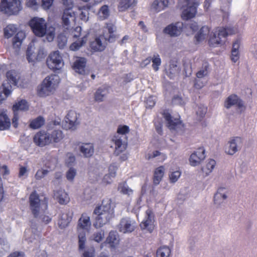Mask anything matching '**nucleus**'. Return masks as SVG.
I'll use <instances>...</instances> for the list:
<instances>
[{
	"mask_svg": "<svg viewBox=\"0 0 257 257\" xmlns=\"http://www.w3.org/2000/svg\"><path fill=\"white\" fill-rule=\"evenodd\" d=\"M113 212V209L111 206L110 199L103 200L101 205L96 207L94 211L96 217L93 225L96 228H99L107 224L112 217Z\"/></svg>",
	"mask_w": 257,
	"mask_h": 257,
	"instance_id": "f257e3e1",
	"label": "nucleus"
},
{
	"mask_svg": "<svg viewBox=\"0 0 257 257\" xmlns=\"http://www.w3.org/2000/svg\"><path fill=\"white\" fill-rule=\"evenodd\" d=\"M29 25L36 36L40 37L46 36L49 42L54 40L55 29L52 26L47 27V23L43 18H34L30 21Z\"/></svg>",
	"mask_w": 257,
	"mask_h": 257,
	"instance_id": "f03ea898",
	"label": "nucleus"
},
{
	"mask_svg": "<svg viewBox=\"0 0 257 257\" xmlns=\"http://www.w3.org/2000/svg\"><path fill=\"white\" fill-rule=\"evenodd\" d=\"M60 82V77L57 75L52 74L47 76L37 87V95L45 98L54 94Z\"/></svg>",
	"mask_w": 257,
	"mask_h": 257,
	"instance_id": "7ed1b4c3",
	"label": "nucleus"
},
{
	"mask_svg": "<svg viewBox=\"0 0 257 257\" xmlns=\"http://www.w3.org/2000/svg\"><path fill=\"white\" fill-rule=\"evenodd\" d=\"M237 32L236 29L233 28L218 27L210 34L209 44L211 47H217L223 44L225 37L228 35L234 34Z\"/></svg>",
	"mask_w": 257,
	"mask_h": 257,
	"instance_id": "20e7f679",
	"label": "nucleus"
},
{
	"mask_svg": "<svg viewBox=\"0 0 257 257\" xmlns=\"http://www.w3.org/2000/svg\"><path fill=\"white\" fill-rule=\"evenodd\" d=\"M91 226L90 217L86 213H82L78 221L77 225L79 249L84 248L86 240L85 231H88Z\"/></svg>",
	"mask_w": 257,
	"mask_h": 257,
	"instance_id": "39448f33",
	"label": "nucleus"
},
{
	"mask_svg": "<svg viewBox=\"0 0 257 257\" xmlns=\"http://www.w3.org/2000/svg\"><path fill=\"white\" fill-rule=\"evenodd\" d=\"M29 201L31 210L35 217H41L47 209L46 200L40 199L36 192H33L30 195Z\"/></svg>",
	"mask_w": 257,
	"mask_h": 257,
	"instance_id": "423d86ee",
	"label": "nucleus"
},
{
	"mask_svg": "<svg viewBox=\"0 0 257 257\" xmlns=\"http://www.w3.org/2000/svg\"><path fill=\"white\" fill-rule=\"evenodd\" d=\"M45 56L44 49L38 43L32 42L27 51V59L29 62L40 61Z\"/></svg>",
	"mask_w": 257,
	"mask_h": 257,
	"instance_id": "0eeeda50",
	"label": "nucleus"
},
{
	"mask_svg": "<svg viewBox=\"0 0 257 257\" xmlns=\"http://www.w3.org/2000/svg\"><path fill=\"white\" fill-rule=\"evenodd\" d=\"M7 82L3 84L2 91L6 97H8L11 93L12 86H16L20 79L19 74L15 70H10L6 74Z\"/></svg>",
	"mask_w": 257,
	"mask_h": 257,
	"instance_id": "6e6552de",
	"label": "nucleus"
},
{
	"mask_svg": "<svg viewBox=\"0 0 257 257\" xmlns=\"http://www.w3.org/2000/svg\"><path fill=\"white\" fill-rule=\"evenodd\" d=\"M21 10L20 0H1L0 11L10 14H16Z\"/></svg>",
	"mask_w": 257,
	"mask_h": 257,
	"instance_id": "1a4fd4ad",
	"label": "nucleus"
},
{
	"mask_svg": "<svg viewBox=\"0 0 257 257\" xmlns=\"http://www.w3.org/2000/svg\"><path fill=\"white\" fill-rule=\"evenodd\" d=\"M46 62L48 67L53 71L59 70L64 66L63 60L58 51L51 53Z\"/></svg>",
	"mask_w": 257,
	"mask_h": 257,
	"instance_id": "9d476101",
	"label": "nucleus"
},
{
	"mask_svg": "<svg viewBox=\"0 0 257 257\" xmlns=\"http://www.w3.org/2000/svg\"><path fill=\"white\" fill-rule=\"evenodd\" d=\"M154 222V213L151 209H148L146 210L144 218L141 222L140 226L144 232L151 233L155 227Z\"/></svg>",
	"mask_w": 257,
	"mask_h": 257,
	"instance_id": "9b49d317",
	"label": "nucleus"
},
{
	"mask_svg": "<svg viewBox=\"0 0 257 257\" xmlns=\"http://www.w3.org/2000/svg\"><path fill=\"white\" fill-rule=\"evenodd\" d=\"M137 226L136 221L130 217L122 218L117 226L119 232L129 233L134 231Z\"/></svg>",
	"mask_w": 257,
	"mask_h": 257,
	"instance_id": "f8f14e48",
	"label": "nucleus"
},
{
	"mask_svg": "<svg viewBox=\"0 0 257 257\" xmlns=\"http://www.w3.org/2000/svg\"><path fill=\"white\" fill-rule=\"evenodd\" d=\"M79 114L74 110H70L65 117L63 126L66 130H74L79 124Z\"/></svg>",
	"mask_w": 257,
	"mask_h": 257,
	"instance_id": "ddd939ff",
	"label": "nucleus"
},
{
	"mask_svg": "<svg viewBox=\"0 0 257 257\" xmlns=\"http://www.w3.org/2000/svg\"><path fill=\"white\" fill-rule=\"evenodd\" d=\"M73 6L66 7L62 16V24L65 29H69L74 23L76 16L75 13L72 10Z\"/></svg>",
	"mask_w": 257,
	"mask_h": 257,
	"instance_id": "4468645a",
	"label": "nucleus"
},
{
	"mask_svg": "<svg viewBox=\"0 0 257 257\" xmlns=\"http://www.w3.org/2000/svg\"><path fill=\"white\" fill-rule=\"evenodd\" d=\"M111 141L114 145V154L118 156L125 151L127 146V138L122 136H113Z\"/></svg>",
	"mask_w": 257,
	"mask_h": 257,
	"instance_id": "2eb2a0df",
	"label": "nucleus"
},
{
	"mask_svg": "<svg viewBox=\"0 0 257 257\" xmlns=\"http://www.w3.org/2000/svg\"><path fill=\"white\" fill-rule=\"evenodd\" d=\"M242 145V140L241 138H232L225 146V152L229 155H233L240 149Z\"/></svg>",
	"mask_w": 257,
	"mask_h": 257,
	"instance_id": "dca6fc26",
	"label": "nucleus"
},
{
	"mask_svg": "<svg viewBox=\"0 0 257 257\" xmlns=\"http://www.w3.org/2000/svg\"><path fill=\"white\" fill-rule=\"evenodd\" d=\"M48 132L47 131H40L37 132L33 137L34 143L40 147L49 145L50 144Z\"/></svg>",
	"mask_w": 257,
	"mask_h": 257,
	"instance_id": "f3484780",
	"label": "nucleus"
},
{
	"mask_svg": "<svg viewBox=\"0 0 257 257\" xmlns=\"http://www.w3.org/2000/svg\"><path fill=\"white\" fill-rule=\"evenodd\" d=\"M233 105H236L237 111L240 113L245 109L242 101L236 95H231L228 96L224 103V106L227 108H229Z\"/></svg>",
	"mask_w": 257,
	"mask_h": 257,
	"instance_id": "a211bd4d",
	"label": "nucleus"
},
{
	"mask_svg": "<svg viewBox=\"0 0 257 257\" xmlns=\"http://www.w3.org/2000/svg\"><path fill=\"white\" fill-rule=\"evenodd\" d=\"M205 151L203 148H200L192 153L189 158V163L191 166H198L205 159Z\"/></svg>",
	"mask_w": 257,
	"mask_h": 257,
	"instance_id": "6ab92c4d",
	"label": "nucleus"
},
{
	"mask_svg": "<svg viewBox=\"0 0 257 257\" xmlns=\"http://www.w3.org/2000/svg\"><path fill=\"white\" fill-rule=\"evenodd\" d=\"M107 38L104 34L96 37L90 44L92 49L95 51H102L104 50L106 45Z\"/></svg>",
	"mask_w": 257,
	"mask_h": 257,
	"instance_id": "aec40b11",
	"label": "nucleus"
},
{
	"mask_svg": "<svg viewBox=\"0 0 257 257\" xmlns=\"http://www.w3.org/2000/svg\"><path fill=\"white\" fill-rule=\"evenodd\" d=\"M183 27L182 23H177L175 24H171L164 29V32L171 36H177L181 34Z\"/></svg>",
	"mask_w": 257,
	"mask_h": 257,
	"instance_id": "412c9836",
	"label": "nucleus"
},
{
	"mask_svg": "<svg viewBox=\"0 0 257 257\" xmlns=\"http://www.w3.org/2000/svg\"><path fill=\"white\" fill-rule=\"evenodd\" d=\"M163 116L167 122V126L170 130H176L181 125V121L178 117L174 118L167 111L163 113Z\"/></svg>",
	"mask_w": 257,
	"mask_h": 257,
	"instance_id": "4be33fe9",
	"label": "nucleus"
},
{
	"mask_svg": "<svg viewBox=\"0 0 257 257\" xmlns=\"http://www.w3.org/2000/svg\"><path fill=\"white\" fill-rule=\"evenodd\" d=\"M25 238L28 243H35L39 239V233L36 228L31 227L25 230Z\"/></svg>",
	"mask_w": 257,
	"mask_h": 257,
	"instance_id": "5701e85b",
	"label": "nucleus"
},
{
	"mask_svg": "<svg viewBox=\"0 0 257 257\" xmlns=\"http://www.w3.org/2000/svg\"><path fill=\"white\" fill-rule=\"evenodd\" d=\"M25 37V33L23 31H21L18 32L13 38V48L16 54L18 53Z\"/></svg>",
	"mask_w": 257,
	"mask_h": 257,
	"instance_id": "b1692460",
	"label": "nucleus"
},
{
	"mask_svg": "<svg viewBox=\"0 0 257 257\" xmlns=\"http://www.w3.org/2000/svg\"><path fill=\"white\" fill-rule=\"evenodd\" d=\"M11 120L5 109H0V131L7 130L11 126Z\"/></svg>",
	"mask_w": 257,
	"mask_h": 257,
	"instance_id": "393cba45",
	"label": "nucleus"
},
{
	"mask_svg": "<svg viewBox=\"0 0 257 257\" xmlns=\"http://www.w3.org/2000/svg\"><path fill=\"white\" fill-rule=\"evenodd\" d=\"M47 132H48L50 144L59 143L64 138V134H63V132L61 130H48Z\"/></svg>",
	"mask_w": 257,
	"mask_h": 257,
	"instance_id": "a878e982",
	"label": "nucleus"
},
{
	"mask_svg": "<svg viewBox=\"0 0 257 257\" xmlns=\"http://www.w3.org/2000/svg\"><path fill=\"white\" fill-rule=\"evenodd\" d=\"M227 191L224 188H220L214 196V203L218 206L222 204L227 198Z\"/></svg>",
	"mask_w": 257,
	"mask_h": 257,
	"instance_id": "bb28decb",
	"label": "nucleus"
},
{
	"mask_svg": "<svg viewBox=\"0 0 257 257\" xmlns=\"http://www.w3.org/2000/svg\"><path fill=\"white\" fill-rule=\"evenodd\" d=\"M79 150L84 157H90L94 154V146L91 143H83L80 146Z\"/></svg>",
	"mask_w": 257,
	"mask_h": 257,
	"instance_id": "cd10ccee",
	"label": "nucleus"
},
{
	"mask_svg": "<svg viewBox=\"0 0 257 257\" xmlns=\"http://www.w3.org/2000/svg\"><path fill=\"white\" fill-rule=\"evenodd\" d=\"M119 238L116 231H111L106 238V243L111 249H114L119 244Z\"/></svg>",
	"mask_w": 257,
	"mask_h": 257,
	"instance_id": "c85d7f7f",
	"label": "nucleus"
},
{
	"mask_svg": "<svg viewBox=\"0 0 257 257\" xmlns=\"http://www.w3.org/2000/svg\"><path fill=\"white\" fill-rule=\"evenodd\" d=\"M86 64V60L84 58H79L73 64V69L77 73L83 74L85 73V69Z\"/></svg>",
	"mask_w": 257,
	"mask_h": 257,
	"instance_id": "c756f323",
	"label": "nucleus"
},
{
	"mask_svg": "<svg viewBox=\"0 0 257 257\" xmlns=\"http://www.w3.org/2000/svg\"><path fill=\"white\" fill-rule=\"evenodd\" d=\"M54 198L61 204H67L69 201V198L64 190L60 189L55 192Z\"/></svg>",
	"mask_w": 257,
	"mask_h": 257,
	"instance_id": "7c9ffc66",
	"label": "nucleus"
},
{
	"mask_svg": "<svg viewBox=\"0 0 257 257\" xmlns=\"http://www.w3.org/2000/svg\"><path fill=\"white\" fill-rule=\"evenodd\" d=\"M29 127L33 130H37L42 127L45 123V119L44 117L39 116L37 117L31 119L29 121Z\"/></svg>",
	"mask_w": 257,
	"mask_h": 257,
	"instance_id": "2f4dec72",
	"label": "nucleus"
},
{
	"mask_svg": "<svg viewBox=\"0 0 257 257\" xmlns=\"http://www.w3.org/2000/svg\"><path fill=\"white\" fill-rule=\"evenodd\" d=\"M165 171V169L163 166H160L155 170L153 182L155 185H158L162 180Z\"/></svg>",
	"mask_w": 257,
	"mask_h": 257,
	"instance_id": "473e14b6",
	"label": "nucleus"
},
{
	"mask_svg": "<svg viewBox=\"0 0 257 257\" xmlns=\"http://www.w3.org/2000/svg\"><path fill=\"white\" fill-rule=\"evenodd\" d=\"M72 219V215H69L67 213L62 214L58 220V224L61 228H64L67 227Z\"/></svg>",
	"mask_w": 257,
	"mask_h": 257,
	"instance_id": "72a5a7b5",
	"label": "nucleus"
},
{
	"mask_svg": "<svg viewBox=\"0 0 257 257\" xmlns=\"http://www.w3.org/2000/svg\"><path fill=\"white\" fill-rule=\"evenodd\" d=\"M168 0H155L152 5V9L156 12L163 10L168 6Z\"/></svg>",
	"mask_w": 257,
	"mask_h": 257,
	"instance_id": "f704fd0d",
	"label": "nucleus"
},
{
	"mask_svg": "<svg viewBox=\"0 0 257 257\" xmlns=\"http://www.w3.org/2000/svg\"><path fill=\"white\" fill-rule=\"evenodd\" d=\"M104 29L107 30L109 34V37L107 38L109 42H113L117 38V36L114 34L116 30V28L113 24H106Z\"/></svg>",
	"mask_w": 257,
	"mask_h": 257,
	"instance_id": "c9c22d12",
	"label": "nucleus"
},
{
	"mask_svg": "<svg viewBox=\"0 0 257 257\" xmlns=\"http://www.w3.org/2000/svg\"><path fill=\"white\" fill-rule=\"evenodd\" d=\"M108 93V90L105 87L98 88L94 94V99L96 101L101 102Z\"/></svg>",
	"mask_w": 257,
	"mask_h": 257,
	"instance_id": "e433bc0d",
	"label": "nucleus"
},
{
	"mask_svg": "<svg viewBox=\"0 0 257 257\" xmlns=\"http://www.w3.org/2000/svg\"><path fill=\"white\" fill-rule=\"evenodd\" d=\"M240 43L239 41H236L232 45V48L231 50V59L232 62L235 63L239 58V55L238 52V49L239 48Z\"/></svg>",
	"mask_w": 257,
	"mask_h": 257,
	"instance_id": "4c0bfd02",
	"label": "nucleus"
},
{
	"mask_svg": "<svg viewBox=\"0 0 257 257\" xmlns=\"http://www.w3.org/2000/svg\"><path fill=\"white\" fill-rule=\"evenodd\" d=\"M117 190L120 193L128 196H130L133 194V189L130 188L125 182L119 183L118 186Z\"/></svg>",
	"mask_w": 257,
	"mask_h": 257,
	"instance_id": "58836bf2",
	"label": "nucleus"
},
{
	"mask_svg": "<svg viewBox=\"0 0 257 257\" xmlns=\"http://www.w3.org/2000/svg\"><path fill=\"white\" fill-rule=\"evenodd\" d=\"M136 3V0H121L118 5V10L120 12L125 11L130 7L135 6Z\"/></svg>",
	"mask_w": 257,
	"mask_h": 257,
	"instance_id": "ea45409f",
	"label": "nucleus"
},
{
	"mask_svg": "<svg viewBox=\"0 0 257 257\" xmlns=\"http://www.w3.org/2000/svg\"><path fill=\"white\" fill-rule=\"evenodd\" d=\"M209 32L210 30L208 27H202L195 36L197 41L199 42L205 39L208 35Z\"/></svg>",
	"mask_w": 257,
	"mask_h": 257,
	"instance_id": "a19ab883",
	"label": "nucleus"
},
{
	"mask_svg": "<svg viewBox=\"0 0 257 257\" xmlns=\"http://www.w3.org/2000/svg\"><path fill=\"white\" fill-rule=\"evenodd\" d=\"M29 105L25 100H21L16 102L13 107L14 112H17L19 110L26 111L28 110Z\"/></svg>",
	"mask_w": 257,
	"mask_h": 257,
	"instance_id": "79ce46f5",
	"label": "nucleus"
},
{
	"mask_svg": "<svg viewBox=\"0 0 257 257\" xmlns=\"http://www.w3.org/2000/svg\"><path fill=\"white\" fill-rule=\"evenodd\" d=\"M109 170H113V172L109 173L108 174L105 175L103 178V182L106 184H110L112 181V179L114 178L116 175V168L114 165H110L109 166Z\"/></svg>",
	"mask_w": 257,
	"mask_h": 257,
	"instance_id": "37998d69",
	"label": "nucleus"
},
{
	"mask_svg": "<svg viewBox=\"0 0 257 257\" xmlns=\"http://www.w3.org/2000/svg\"><path fill=\"white\" fill-rule=\"evenodd\" d=\"M215 165L216 162L215 160L210 159L208 161L205 166L202 168V171L206 176H208L212 172Z\"/></svg>",
	"mask_w": 257,
	"mask_h": 257,
	"instance_id": "c03bdc74",
	"label": "nucleus"
},
{
	"mask_svg": "<svg viewBox=\"0 0 257 257\" xmlns=\"http://www.w3.org/2000/svg\"><path fill=\"white\" fill-rule=\"evenodd\" d=\"M86 41L87 39L85 37L76 40L70 46V49L72 51L79 50L86 43Z\"/></svg>",
	"mask_w": 257,
	"mask_h": 257,
	"instance_id": "a18cd8bd",
	"label": "nucleus"
},
{
	"mask_svg": "<svg viewBox=\"0 0 257 257\" xmlns=\"http://www.w3.org/2000/svg\"><path fill=\"white\" fill-rule=\"evenodd\" d=\"M17 28L16 26L13 24L8 25L4 29L5 37L7 38L11 37L16 33Z\"/></svg>",
	"mask_w": 257,
	"mask_h": 257,
	"instance_id": "49530a36",
	"label": "nucleus"
},
{
	"mask_svg": "<svg viewBox=\"0 0 257 257\" xmlns=\"http://www.w3.org/2000/svg\"><path fill=\"white\" fill-rule=\"evenodd\" d=\"M171 249L166 246H162L158 249L157 251V257H170Z\"/></svg>",
	"mask_w": 257,
	"mask_h": 257,
	"instance_id": "de8ad7c7",
	"label": "nucleus"
},
{
	"mask_svg": "<svg viewBox=\"0 0 257 257\" xmlns=\"http://www.w3.org/2000/svg\"><path fill=\"white\" fill-rule=\"evenodd\" d=\"M153 63L152 67L155 71L159 69V66L161 64V59L158 54H155L151 58Z\"/></svg>",
	"mask_w": 257,
	"mask_h": 257,
	"instance_id": "09e8293b",
	"label": "nucleus"
},
{
	"mask_svg": "<svg viewBox=\"0 0 257 257\" xmlns=\"http://www.w3.org/2000/svg\"><path fill=\"white\" fill-rule=\"evenodd\" d=\"M179 72V68L175 64H171L170 67L167 71V75L171 78H173L175 75L178 74Z\"/></svg>",
	"mask_w": 257,
	"mask_h": 257,
	"instance_id": "8fccbe9b",
	"label": "nucleus"
},
{
	"mask_svg": "<svg viewBox=\"0 0 257 257\" xmlns=\"http://www.w3.org/2000/svg\"><path fill=\"white\" fill-rule=\"evenodd\" d=\"M104 237V233L103 231H99L94 233L90 237V239L97 242H99Z\"/></svg>",
	"mask_w": 257,
	"mask_h": 257,
	"instance_id": "3c124183",
	"label": "nucleus"
},
{
	"mask_svg": "<svg viewBox=\"0 0 257 257\" xmlns=\"http://www.w3.org/2000/svg\"><path fill=\"white\" fill-rule=\"evenodd\" d=\"M129 127L127 125H119L117 128L116 133L114 136L126 137V134L129 132Z\"/></svg>",
	"mask_w": 257,
	"mask_h": 257,
	"instance_id": "603ef678",
	"label": "nucleus"
},
{
	"mask_svg": "<svg viewBox=\"0 0 257 257\" xmlns=\"http://www.w3.org/2000/svg\"><path fill=\"white\" fill-rule=\"evenodd\" d=\"M98 15L102 20L106 19L109 15V11L108 7L106 5H104L101 7L99 11Z\"/></svg>",
	"mask_w": 257,
	"mask_h": 257,
	"instance_id": "864d4df0",
	"label": "nucleus"
},
{
	"mask_svg": "<svg viewBox=\"0 0 257 257\" xmlns=\"http://www.w3.org/2000/svg\"><path fill=\"white\" fill-rule=\"evenodd\" d=\"M79 10L81 11V13L80 14V19L84 22H87L89 19V9L84 7Z\"/></svg>",
	"mask_w": 257,
	"mask_h": 257,
	"instance_id": "5fc2aeb1",
	"label": "nucleus"
},
{
	"mask_svg": "<svg viewBox=\"0 0 257 257\" xmlns=\"http://www.w3.org/2000/svg\"><path fill=\"white\" fill-rule=\"evenodd\" d=\"M49 171L47 169H40L38 170L35 175V178L36 180H39L44 178L46 175H48Z\"/></svg>",
	"mask_w": 257,
	"mask_h": 257,
	"instance_id": "6e6d98bb",
	"label": "nucleus"
},
{
	"mask_svg": "<svg viewBox=\"0 0 257 257\" xmlns=\"http://www.w3.org/2000/svg\"><path fill=\"white\" fill-rule=\"evenodd\" d=\"M181 173L179 171L172 172L169 174V179L171 183H174L178 181Z\"/></svg>",
	"mask_w": 257,
	"mask_h": 257,
	"instance_id": "4d7b16f0",
	"label": "nucleus"
},
{
	"mask_svg": "<svg viewBox=\"0 0 257 257\" xmlns=\"http://www.w3.org/2000/svg\"><path fill=\"white\" fill-rule=\"evenodd\" d=\"M158 156H161L162 160H164L166 159V156L165 155L162 154L161 152H160L158 151H155L152 152V153H149L146 156V158L147 160H150L153 158H155Z\"/></svg>",
	"mask_w": 257,
	"mask_h": 257,
	"instance_id": "13d9d810",
	"label": "nucleus"
},
{
	"mask_svg": "<svg viewBox=\"0 0 257 257\" xmlns=\"http://www.w3.org/2000/svg\"><path fill=\"white\" fill-rule=\"evenodd\" d=\"M58 46L60 48H63L67 44V37L63 35H60L57 38Z\"/></svg>",
	"mask_w": 257,
	"mask_h": 257,
	"instance_id": "bf43d9fd",
	"label": "nucleus"
},
{
	"mask_svg": "<svg viewBox=\"0 0 257 257\" xmlns=\"http://www.w3.org/2000/svg\"><path fill=\"white\" fill-rule=\"evenodd\" d=\"M75 162V157L72 153H67L66 155V159L65 161L66 164L70 167L73 166Z\"/></svg>",
	"mask_w": 257,
	"mask_h": 257,
	"instance_id": "052dcab7",
	"label": "nucleus"
},
{
	"mask_svg": "<svg viewBox=\"0 0 257 257\" xmlns=\"http://www.w3.org/2000/svg\"><path fill=\"white\" fill-rule=\"evenodd\" d=\"M76 175V170L73 168H70L66 172V178L69 181H73Z\"/></svg>",
	"mask_w": 257,
	"mask_h": 257,
	"instance_id": "680f3d73",
	"label": "nucleus"
},
{
	"mask_svg": "<svg viewBox=\"0 0 257 257\" xmlns=\"http://www.w3.org/2000/svg\"><path fill=\"white\" fill-rule=\"evenodd\" d=\"M207 83V80L205 79H203L201 80V79L197 78L195 81L194 87L198 89H200L202 88Z\"/></svg>",
	"mask_w": 257,
	"mask_h": 257,
	"instance_id": "e2e57ef3",
	"label": "nucleus"
},
{
	"mask_svg": "<svg viewBox=\"0 0 257 257\" xmlns=\"http://www.w3.org/2000/svg\"><path fill=\"white\" fill-rule=\"evenodd\" d=\"M208 74V71L207 66H205L204 68L200 69L196 73L197 78L198 79H202Z\"/></svg>",
	"mask_w": 257,
	"mask_h": 257,
	"instance_id": "0e129e2a",
	"label": "nucleus"
},
{
	"mask_svg": "<svg viewBox=\"0 0 257 257\" xmlns=\"http://www.w3.org/2000/svg\"><path fill=\"white\" fill-rule=\"evenodd\" d=\"M147 107H152L154 106L156 103V99L154 96H149L146 101Z\"/></svg>",
	"mask_w": 257,
	"mask_h": 257,
	"instance_id": "69168bd1",
	"label": "nucleus"
},
{
	"mask_svg": "<svg viewBox=\"0 0 257 257\" xmlns=\"http://www.w3.org/2000/svg\"><path fill=\"white\" fill-rule=\"evenodd\" d=\"M104 250L102 251L99 254V257H108L109 255V251L106 249L107 246L106 244H102L100 246L101 249Z\"/></svg>",
	"mask_w": 257,
	"mask_h": 257,
	"instance_id": "338daca9",
	"label": "nucleus"
},
{
	"mask_svg": "<svg viewBox=\"0 0 257 257\" xmlns=\"http://www.w3.org/2000/svg\"><path fill=\"white\" fill-rule=\"evenodd\" d=\"M94 249L90 248L84 251L82 257H94Z\"/></svg>",
	"mask_w": 257,
	"mask_h": 257,
	"instance_id": "774afa93",
	"label": "nucleus"
}]
</instances>
